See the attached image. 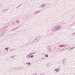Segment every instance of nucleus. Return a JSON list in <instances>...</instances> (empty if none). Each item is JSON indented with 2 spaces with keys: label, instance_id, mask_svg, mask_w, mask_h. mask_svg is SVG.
<instances>
[{
  "label": "nucleus",
  "instance_id": "obj_1",
  "mask_svg": "<svg viewBox=\"0 0 75 75\" xmlns=\"http://www.w3.org/2000/svg\"><path fill=\"white\" fill-rule=\"evenodd\" d=\"M61 25L58 26L56 27V30H60V28H61Z\"/></svg>",
  "mask_w": 75,
  "mask_h": 75
},
{
  "label": "nucleus",
  "instance_id": "obj_2",
  "mask_svg": "<svg viewBox=\"0 0 75 75\" xmlns=\"http://www.w3.org/2000/svg\"><path fill=\"white\" fill-rule=\"evenodd\" d=\"M57 35H58L57 33H55L53 35V36L54 37H56V36H57Z\"/></svg>",
  "mask_w": 75,
  "mask_h": 75
},
{
  "label": "nucleus",
  "instance_id": "obj_3",
  "mask_svg": "<svg viewBox=\"0 0 75 75\" xmlns=\"http://www.w3.org/2000/svg\"><path fill=\"white\" fill-rule=\"evenodd\" d=\"M55 71H56V72H58V71H59V69H54Z\"/></svg>",
  "mask_w": 75,
  "mask_h": 75
},
{
  "label": "nucleus",
  "instance_id": "obj_4",
  "mask_svg": "<svg viewBox=\"0 0 75 75\" xmlns=\"http://www.w3.org/2000/svg\"><path fill=\"white\" fill-rule=\"evenodd\" d=\"M26 64H28V66L31 65V63L30 62H29L28 63H26Z\"/></svg>",
  "mask_w": 75,
  "mask_h": 75
},
{
  "label": "nucleus",
  "instance_id": "obj_5",
  "mask_svg": "<svg viewBox=\"0 0 75 75\" xmlns=\"http://www.w3.org/2000/svg\"><path fill=\"white\" fill-rule=\"evenodd\" d=\"M45 5V3L42 6V7H44Z\"/></svg>",
  "mask_w": 75,
  "mask_h": 75
},
{
  "label": "nucleus",
  "instance_id": "obj_6",
  "mask_svg": "<svg viewBox=\"0 0 75 75\" xmlns=\"http://www.w3.org/2000/svg\"><path fill=\"white\" fill-rule=\"evenodd\" d=\"M45 57H48V55L47 54H46V55H45Z\"/></svg>",
  "mask_w": 75,
  "mask_h": 75
},
{
  "label": "nucleus",
  "instance_id": "obj_7",
  "mask_svg": "<svg viewBox=\"0 0 75 75\" xmlns=\"http://www.w3.org/2000/svg\"><path fill=\"white\" fill-rule=\"evenodd\" d=\"M56 30V29H54V30H52V32H55L56 31V30Z\"/></svg>",
  "mask_w": 75,
  "mask_h": 75
},
{
  "label": "nucleus",
  "instance_id": "obj_8",
  "mask_svg": "<svg viewBox=\"0 0 75 75\" xmlns=\"http://www.w3.org/2000/svg\"><path fill=\"white\" fill-rule=\"evenodd\" d=\"M50 49H51V47L50 46H49L48 47V50H50Z\"/></svg>",
  "mask_w": 75,
  "mask_h": 75
},
{
  "label": "nucleus",
  "instance_id": "obj_9",
  "mask_svg": "<svg viewBox=\"0 0 75 75\" xmlns=\"http://www.w3.org/2000/svg\"><path fill=\"white\" fill-rule=\"evenodd\" d=\"M6 11V9H5V10H3L2 11V12H5V11Z\"/></svg>",
  "mask_w": 75,
  "mask_h": 75
},
{
  "label": "nucleus",
  "instance_id": "obj_10",
  "mask_svg": "<svg viewBox=\"0 0 75 75\" xmlns=\"http://www.w3.org/2000/svg\"><path fill=\"white\" fill-rule=\"evenodd\" d=\"M37 13H40V11H37Z\"/></svg>",
  "mask_w": 75,
  "mask_h": 75
},
{
  "label": "nucleus",
  "instance_id": "obj_11",
  "mask_svg": "<svg viewBox=\"0 0 75 75\" xmlns=\"http://www.w3.org/2000/svg\"><path fill=\"white\" fill-rule=\"evenodd\" d=\"M9 48V47H7L6 48H5V50H8Z\"/></svg>",
  "mask_w": 75,
  "mask_h": 75
},
{
  "label": "nucleus",
  "instance_id": "obj_12",
  "mask_svg": "<svg viewBox=\"0 0 75 75\" xmlns=\"http://www.w3.org/2000/svg\"><path fill=\"white\" fill-rule=\"evenodd\" d=\"M60 47H64V45H60L59 46Z\"/></svg>",
  "mask_w": 75,
  "mask_h": 75
},
{
  "label": "nucleus",
  "instance_id": "obj_13",
  "mask_svg": "<svg viewBox=\"0 0 75 75\" xmlns=\"http://www.w3.org/2000/svg\"><path fill=\"white\" fill-rule=\"evenodd\" d=\"M16 23H19V21H16Z\"/></svg>",
  "mask_w": 75,
  "mask_h": 75
},
{
  "label": "nucleus",
  "instance_id": "obj_14",
  "mask_svg": "<svg viewBox=\"0 0 75 75\" xmlns=\"http://www.w3.org/2000/svg\"><path fill=\"white\" fill-rule=\"evenodd\" d=\"M70 47L71 46H70V45H69L68 46H67V48H70Z\"/></svg>",
  "mask_w": 75,
  "mask_h": 75
},
{
  "label": "nucleus",
  "instance_id": "obj_15",
  "mask_svg": "<svg viewBox=\"0 0 75 75\" xmlns=\"http://www.w3.org/2000/svg\"><path fill=\"white\" fill-rule=\"evenodd\" d=\"M50 51H52V49H49Z\"/></svg>",
  "mask_w": 75,
  "mask_h": 75
},
{
  "label": "nucleus",
  "instance_id": "obj_16",
  "mask_svg": "<svg viewBox=\"0 0 75 75\" xmlns=\"http://www.w3.org/2000/svg\"><path fill=\"white\" fill-rule=\"evenodd\" d=\"M33 75H37V73H35L33 74Z\"/></svg>",
  "mask_w": 75,
  "mask_h": 75
},
{
  "label": "nucleus",
  "instance_id": "obj_17",
  "mask_svg": "<svg viewBox=\"0 0 75 75\" xmlns=\"http://www.w3.org/2000/svg\"><path fill=\"white\" fill-rule=\"evenodd\" d=\"M33 55H32L31 56V57L32 58H33Z\"/></svg>",
  "mask_w": 75,
  "mask_h": 75
},
{
  "label": "nucleus",
  "instance_id": "obj_18",
  "mask_svg": "<svg viewBox=\"0 0 75 75\" xmlns=\"http://www.w3.org/2000/svg\"><path fill=\"white\" fill-rule=\"evenodd\" d=\"M37 13H37V12H35V14H37Z\"/></svg>",
  "mask_w": 75,
  "mask_h": 75
},
{
  "label": "nucleus",
  "instance_id": "obj_19",
  "mask_svg": "<svg viewBox=\"0 0 75 75\" xmlns=\"http://www.w3.org/2000/svg\"><path fill=\"white\" fill-rule=\"evenodd\" d=\"M14 57V56H12L11 57V58H13Z\"/></svg>",
  "mask_w": 75,
  "mask_h": 75
},
{
  "label": "nucleus",
  "instance_id": "obj_20",
  "mask_svg": "<svg viewBox=\"0 0 75 75\" xmlns=\"http://www.w3.org/2000/svg\"><path fill=\"white\" fill-rule=\"evenodd\" d=\"M28 58H30V56H28Z\"/></svg>",
  "mask_w": 75,
  "mask_h": 75
},
{
  "label": "nucleus",
  "instance_id": "obj_21",
  "mask_svg": "<svg viewBox=\"0 0 75 75\" xmlns=\"http://www.w3.org/2000/svg\"><path fill=\"white\" fill-rule=\"evenodd\" d=\"M14 30H13V29L11 30V31H14Z\"/></svg>",
  "mask_w": 75,
  "mask_h": 75
},
{
  "label": "nucleus",
  "instance_id": "obj_22",
  "mask_svg": "<svg viewBox=\"0 0 75 75\" xmlns=\"http://www.w3.org/2000/svg\"><path fill=\"white\" fill-rule=\"evenodd\" d=\"M71 49H74V47H72L71 48Z\"/></svg>",
  "mask_w": 75,
  "mask_h": 75
},
{
  "label": "nucleus",
  "instance_id": "obj_23",
  "mask_svg": "<svg viewBox=\"0 0 75 75\" xmlns=\"http://www.w3.org/2000/svg\"><path fill=\"white\" fill-rule=\"evenodd\" d=\"M40 8L42 7V5L41 6H40Z\"/></svg>",
  "mask_w": 75,
  "mask_h": 75
},
{
  "label": "nucleus",
  "instance_id": "obj_24",
  "mask_svg": "<svg viewBox=\"0 0 75 75\" xmlns=\"http://www.w3.org/2000/svg\"><path fill=\"white\" fill-rule=\"evenodd\" d=\"M65 46H66V45H64L63 47H65Z\"/></svg>",
  "mask_w": 75,
  "mask_h": 75
},
{
  "label": "nucleus",
  "instance_id": "obj_25",
  "mask_svg": "<svg viewBox=\"0 0 75 75\" xmlns=\"http://www.w3.org/2000/svg\"><path fill=\"white\" fill-rule=\"evenodd\" d=\"M20 7V5H19L17 7H17Z\"/></svg>",
  "mask_w": 75,
  "mask_h": 75
},
{
  "label": "nucleus",
  "instance_id": "obj_26",
  "mask_svg": "<svg viewBox=\"0 0 75 75\" xmlns=\"http://www.w3.org/2000/svg\"><path fill=\"white\" fill-rule=\"evenodd\" d=\"M51 34H52V33H50V35H51Z\"/></svg>",
  "mask_w": 75,
  "mask_h": 75
},
{
  "label": "nucleus",
  "instance_id": "obj_27",
  "mask_svg": "<svg viewBox=\"0 0 75 75\" xmlns=\"http://www.w3.org/2000/svg\"><path fill=\"white\" fill-rule=\"evenodd\" d=\"M49 66V65H48V64H47V66Z\"/></svg>",
  "mask_w": 75,
  "mask_h": 75
},
{
  "label": "nucleus",
  "instance_id": "obj_28",
  "mask_svg": "<svg viewBox=\"0 0 75 75\" xmlns=\"http://www.w3.org/2000/svg\"><path fill=\"white\" fill-rule=\"evenodd\" d=\"M8 50H7V51H8Z\"/></svg>",
  "mask_w": 75,
  "mask_h": 75
},
{
  "label": "nucleus",
  "instance_id": "obj_29",
  "mask_svg": "<svg viewBox=\"0 0 75 75\" xmlns=\"http://www.w3.org/2000/svg\"><path fill=\"white\" fill-rule=\"evenodd\" d=\"M38 39V38H37L36 39V40H37Z\"/></svg>",
  "mask_w": 75,
  "mask_h": 75
},
{
  "label": "nucleus",
  "instance_id": "obj_30",
  "mask_svg": "<svg viewBox=\"0 0 75 75\" xmlns=\"http://www.w3.org/2000/svg\"><path fill=\"white\" fill-rule=\"evenodd\" d=\"M15 30V29H13V30Z\"/></svg>",
  "mask_w": 75,
  "mask_h": 75
},
{
  "label": "nucleus",
  "instance_id": "obj_31",
  "mask_svg": "<svg viewBox=\"0 0 75 75\" xmlns=\"http://www.w3.org/2000/svg\"><path fill=\"white\" fill-rule=\"evenodd\" d=\"M66 47H65V48H66Z\"/></svg>",
  "mask_w": 75,
  "mask_h": 75
},
{
  "label": "nucleus",
  "instance_id": "obj_32",
  "mask_svg": "<svg viewBox=\"0 0 75 75\" xmlns=\"http://www.w3.org/2000/svg\"><path fill=\"white\" fill-rule=\"evenodd\" d=\"M74 34H75V33H74Z\"/></svg>",
  "mask_w": 75,
  "mask_h": 75
}]
</instances>
